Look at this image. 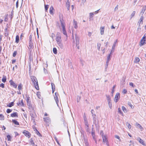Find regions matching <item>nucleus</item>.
Returning <instances> with one entry per match:
<instances>
[{
  "mask_svg": "<svg viewBox=\"0 0 146 146\" xmlns=\"http://www.w3.org/2000/svg\"><path fill=\"white\" fill-rule=\"evenodd\" d=\"M60 21L62 27V31L63 34L67 36V34L66 31L64 23L63 22V16L62 15L60 14L59 16Z\"/></svg>",
  "mask_w": 146,
  "mask_h": 146,
  "instance_id": "f257e3e1",
  "label": "nucleus"
},
{
  "mask_svg": "<svg viewBox=\"0 0 146 146\" xmlns=\"http://www.w3.org/2000/svg\"><path fill=\"white\" fill-rule=\"evenodd\" d=\"M31 79L32 83L35 86V88L37 90H38L39 87L36 78L34 76H31Z\"/></svg>",
  "mask_w": 146,
  "mask_h": 146,
  "instance_id": "f03ea898",
  "label": "nucleus"
},
{
  "mask_svg": "<svg viewBox=\"0 0 146 146\" xmlns=\"http://www.w3.org/2000/svg\"><path fill=\"white\" fill-rule=\"evenodd\" d=\"M146 40V33L145 34L143 37L142 39L141 40L139 43V45L140 46L143 45L145 42Z\"/></svg>",
  "mask_w": 146,
  "mask_h": 146,
  "instance_id": "7ed1b4c3",
  "label": "nucleus"
},
{
  "mask_svg": "<svg viewBox=\"0 0 146 146\" xmlns=\"http://www.w3.org/2000/svg\"><path fill=\"white\" fill-rule=\"evenodd\" d=\"M101 133L102 134V137L103 139V142H106V144L107 146H109L106 137L104 135V133L102 131H101Z\"/></svg>",
  "mask_w": 146,
  "mask_h": 146,
  "instance_id": "20e7f679",
  "label": "nucleus"
},
{
  "mask_svg": "<svg viewBox=\"0 0 146 146\" xmlns=\"http://www.w3.org/2000/svg\"><path fill=\"white\" fill-rule=\"evenodd\" d=\"M56 40L57 43L60 42H62L61 36L60 35V33H57L56 37Z\"/></svg>",
  "mask_w": 146,
  "mask_h": 146,
  "instance_id": "39448f33",
  "label": "nucleus"
},
{
  "mask_svg": "<svg viewBox=\"0 0 146 146\" xmlns=\"http://www.w3.org/2000/svg\"><path fill=\"white\" fill-rule=\"evenodd\" d=\"M75 39H76V46L77 47L78 49H79V37L77 36L76 35L75 36Z\"/></svg>",
  "mask_w": 146,
  "mask_h": 146,
  "instance_id": "423d86ee",
  "label": "nucleus"
},
{
  "mask_svg": "<svg viewBox=\"0 0 146 146\" xmlns=\"http://www.w3.org/2000/svg\"><path fill=\"white\" fill-rule=\"evenodd\" d=\"M58 94L57 93L55 92V95H54V99L56 104L58 105V103L59 102V100L58 98Z\"/></svg>",
  "mask_w": 146,
  "mask_h": 146,
  "instance_id": "0eeeda50",
  "label": "nucleus"
},
{
  "mask_svg": "<svg viewBox=\"0 0 146 146\" xmlns=\"http://www.w3.org/2000/svg\"><path fill=\"white\" fill-rule=\"evenodd\" d=\"M31 115L32 117V120L33 122H35V119L36 115L35 112H33L31 113Z\"/></svg>",
  "mask_w": 146,
  "mask_h": 146,
  "instance_id": "6e6552de",
  "label": "nucleus"
},
{
  "mask_svg": "<svg viewBox=\"0 0 146 146\" xmlns=\"http://www.w3.org/2000/svg\"><path fill=\"white\" fill-rule=\"evenodd\" d=\"M120 98V94L119 93H117L115 98V102H117Z\"/></svg>",
  "mask_w": 146,
  "mask_h": 146,
  "instance_id": "1a4fd4ad",
  "label": "nucleus"
},
{
  "mask_svg": "<svg viewBox=\"0 0 146 146\" xmlns=\"http://www.w3.org/2000/svg\"><path fill=\"white\" fill-rule=\"evenodd\" d=\"M23 133L27 137L29 138L31 136V134L28 131L25 130L23 131Z\"/></svg>",
  "mask_w": 146,
  "mask_h": 146,
  "instance_id": "9d476101",
  "label": "nucleus"
},
{
  "mask_svg": "<svg viewBox=\"0 0 146 146\" xmlns=\"http://www.w3.org/2000/svg\"><path fill=\"white\" fill-rule=\"evenodd\" d=\"M137 141H139V142L140 143L142 144L143 145H144V146L146 145V144L144 143V141L140 138L138 137L137 138Z\"/></svg>",
  "mask_w": 146,
  "mask_h": 146,
  "instance_id": "9b49d317",
  "label": "nucleus"
},
{
  "mask_svg": "<svg viewBox=\"0 0 146 146\" xmlns=\"http://www.w3.org/2000/svg\"><path fill=\"white\" fill-rule=\"evenodd\" d=\"M83 117L84 123L85 124V125H87V124L88 123L87 120L86 115L85 113H84V114Z\"/></svg>",
  "mask_w": 146,
  "mask_h": 146,
  "instance_id": "f8f14e48",
  "label": "nucleus"
},
{
  "mask_svg": "<svg viewBox=\"0 0 146 146\" xmlns=\"http://www.w3.org/2000/svg\"><path fill=\"white\" fill-rule=\"evenodd\" d=\"M11 85L13 86L14 88H17V85L12 80H11L9 81Z\"/></svg>",
  "mask_w": 146,
  "mask_h": 146,
  "instance_id": "ddd939ff",
  "label": "nucleus"
},
{
  "mask_svg": "<svg viewBox=\"0 0 146 146\" xmlns=\"http://www.w3.org/2000/svg\"><path fill=\"white\" fill-rule=\"evenodd\" d=\"M33 42L32 36L31 35H30L29 36V44H33Z\"/></svg>",
  "mask_w": 146,
  "mask_h": 146,
  "instance_id": "4468645a",
  "label": "nucleus"
},
{
  "mask_svg": "<svg viewBox=\"0 0 146 146\" xmlns=\"http://www.w3.org/2000/svg\"><path fill=\"white\" fill-rule=\"evenodd\" d=\"M57 44L59 46L61 49H63L64 48L63 45L62 43V42H60L57 43Z\"/></svg>",
  "mask_w": 146,
  "mask_h": 146,
  "instance_id": "2eb2a0df",
  "label": "nucleus"
},
{
  "mask_svg": "<svg viewBox=\"0 0 146 146\" xmlns=\"http://www.w3.org/2000/svg\"><path fill=\"white\" fill-rule=\"evenodd\" d=\"M44 121L46 123H49L50 122V120L49 117H46L43 118Z\"/></svg>",
  "mask_w": 146,
  "mask_h": 146,
  "instance_id": "dca6fc26",
  "label": "nucleus"
},
{
  "mask_svg": "<svg viewBox=\"0 0 146 146\" xmlns=\"http://www.w3.org/2000/svg\"><path fill=\"white\" fill-rule=\"evenodd\" d=\"M92 136L93 137V139L95 141L96 143L97 141L95 139V132L93 130V128H92Z\"/></svg>",
  "mask_w": 146,
  "mask_h": 146,
  "instance_id": "f3484780",
  "label": "nucleus"
},
{
  "mask_svg": "<svg viewBox=\"0 0 146 146\" xmlns=\"http://www.w3.org/2000/svg\"><path fill=\"white\" fill-rule=\"evenodd\" d=\"M17 104L18 106H24V105L23 100H22L21 101H19L18 103H17Z\"/></svg>",
  "mask_w": 146,
  "mask_h": 146,
  "instance_id": "a211bd4d",
  "label": "nucleus"
},
{
  "mask_svg": "<svg viewBox=\"0 0 146 146\" xmlns=\"http://www.w3.org/2000/svg\"><path fill=\"white\" fill-rule=\"evenodd\" d=\"M18 113L17 112H14L11 114V116L12 117H18Z\"/></svg>",
  "mask_w": 146,
  "mask_h": 146,
  "instance_id": "6ab92c4d",
  "label": "nucleus"
},
{
  "mask_svg": "<svg viewBox=\"0 0 146 146\" xmlns=\"http://www.w3.org/2000/svg\"><path fill=\"white\" fill-rule=\"evenodd\" d=\"M34 47V45L33 44H29L28 48L29 49V51H30V52H31L32 51V49H33V48Z\"/></svg>",
  "mask_w": 146,
  "mask_h": 146,
  "instance_id": "aec40b11",
  "label": "nucleus"
},
{
  "mask_svg": "<svg viewBox=\"0 0 146 146\" xmlns=\"http://www.w3.org/2000/svg\"><path fill=\"white\" fill-rule=\"evenodd\" d=\"M100 33L101 35H103L104 33V27H101Z\"/></svg>",
  "mask_w": 146,
  "mask_h": 146,
  "instance_id": "412c9836",
  "label": "nucleus"
},
{
  "mask_svg": "<svg viewBox=\"0 0 146 146\" xmlns=\"http://www.w3.org/2000/svg\"><path fill=\"white\" fill-rule=\"evenodd\" d=\"M34 140L33 139V138H31L30 139L29 141L30 143H31V145H32L33 146H34L35 145V143L34 142Z\"/></svg>",
  "mask_w": 146,
  "mask_h": 146,
  "instance_id": "4be33fe9",
  "label": "nucleus"
},
{
  "mask_svg": "<svg viewBox=\"0 0 146 146\" xmlns=\"http://www.w3.org/2000/svg\"><path fill=\"white\" fill-rule=\"evenodd\" d=\"M51 84L52 86V93H53L55 90L54 84L52 83H51Z\"/></svg>",
  "mask_w": 146,
  "mask_h": 146,
  "instance_id": "5701e85b",
  "label": "nucleus"
},
{
  "mask_svg": "<svg viewBox=\"0 0 146 146\" xmlns=\"http://www.w3.org/2000/svg\"><path fill=\"white\" fill-rule=\"evenodd\" d=\"M12 122L16 125H19V123L15 119L12 120Z\"/></svg>",
  "mask_w": 146,
  "mask_h": 146,
  "instance_id": "b1692460",
  "label": "nucleus"
},
{
  "mask_svg": "<svg viewBox=\"0 0 146 146\" xmlns=\"http://www.w3.org/2000/svg\"><path fill=\"white\" fill-rule=\"evenodd\" d=\"M19 36L18 35H17L16 36L15 38V42L17 43H18L19 42Z\"/></svg>",
  "mask_w": 146,
  "mask_h": 146,
  "instance_id": "393cba45",
  "label": "nucleus"
},
{
  "mask_svg": "<svg viewBox=\"0 0 146 146\" xmlns=\"http://www.w3.org/2000/svg\"><path fill=\"white\" fill-rule=\"evenodd\" d=\"M73 25L74 27V28L75 29H76L77 27V23L76 21H75L74 20L73 21Z\"/></svg>",
  "mask_w": 146,
  "mask_h": 146,
  "instance_id": "a878e982",
  "label": "nucleus"
},
{
  "mask_svg": "<svg viewBox=\"0 0 146 146\" xmlns=\"http://www.w3.org/2000/svg\"><path fill=\"white\" fill-rule=\"evenodd\" d=\"M2 81L5 83L6 81V76L5 75H3V78L2 79Z\"/></svg>",
  "mask_w": 146,
  "mask_h": 146,
  "instance_id": "bb28decb",
  "label": "nucleus"
},
{
  "mask_svg": "<svg viewBox=\"0 0 146 146\" xmlns=\"http://www.w3.org/2000/svg\"><path fill=\"white\" fill-rule=\"evenodd\" d=\"M53 9H54L52 6H51L50 7L49 9V12L51 14H53Z\"/></svg>",
  "mask_w": 146,
  "mask_h": 146,
  "instance_id": "cd10ccee",
  "label": "nucleus"
},
{
  "mask_svg": "<svg viewBox=\"0 0 146 146\" xmlns=\"http://www.w3.org/2000/svg\"><path fill=\"white\" fill-rule=\"evenodd\" d=\"M14 105V103L13 102H11L9 104H8L7 105V106L11 107L12 106H13Z\"/></svg>",
  "mask_w": 146,
  "mask_h": 146,
  "instance_id": "c85d7f7f",
  "label": "nucleus"
},
{
  "mask_svg": "<svg viewBox=\"0 0 146 146\" xmlns=\"http://www.w3.org/2000/svg\"><path fill=\"white\" fill-rule=\"evenodd\" d=\"M106 97L107 100L108 101V102H111V100L110 96L109 95H106Z\"/></svg>",
  "mask_w": 146,
  "mask_h": 146,
  "instance_id": "c756f323",
  "label": "nucleus"
},
{
  "mask_svg": "<svg viewBox=\"0 0 146 146\" xmlns=\"http://www.w3.org/2000/svg\"><path fill=\"white\" fill-rule=\"evenodd\" d=\"M86 125V131L87 132H89V133H90V129H89V126H88V123L87 124V125Z\"/></svg>",
  "mask_w": 146,
  "mask_h": 146,
  "instance_id": "7c9ffc66",
  "label": "nucleus"
},
{
  "mask_svg": "<svg viewBox=\"0 0 146 146\" xmlns=\"http://www.w3.org/2000/svg\"><path fill=\"white\" fill-rule=\"evenodd\" d=\"M140 59L138 57H136L134 60V62L135 63H137L139 62Z\"/></svg>",
  "mask_w": 146,
  "mask_h": 146,
  "instance_id": "2f4dec72",
  "label": "nucleus"
},
{
  "mask_svg": "<svg viewBox=\"0 0 146 146\" xmlns=\"http://www.w3.org/2000/svg\"><path fill=\"white\" fill-rule=\"evenodd\" d=\"M53 51L54 53L55 54H56L57 53V50L56 48H54L53 49Z\"/></svg>",
  "mask_w": 146,
  "mask_h": 146,
  "instance_id": "473e14b6",
  "label": "nucleus"
},
{
  "mask_svg": "<svg viewBox=\"0 0 146 146\" xmlns=\"http://www.w3.org/2000/svg\"><path fill=\"white\" fill-rule=\"evenodd\" d=\"M143 17L142 16L141 17L139 21H138V23L140 24V23L142 22V23H143Z\"/></svg>",
  "mask_w": 146,
  "mask_h": 146,
  "instance_id": "72a5a7b5",
  "label": "nucleus"
},
{
  "mask_svg": "<svg viewBox=\"0 0 146 146\" xmlns=\"http://www.w3.org/2000/svg\"><path fill=\"white\" fill-rule=\"evenodd\" d=\"M22 87H23L22 85L21 84H19L18 86V90H21L22 89Z\"/></svg>",
  "mask_w": 146,
  "mask_h": 146,
  "instance_id": "f704fd0d",
  "label": "nucleus"
},
{
  "mask_svg": "<svg viewBox=\"0 0 146 146\" xmlns=\"http://www.w3.org/2000/svg\"><path fill=\"white\" fill-rule=\"evenodd\" d=\"M108 104L109 106V107L111 109L112 108V104L111 102H108Z\"/></svg>",
  "mask_w": 146,
  "mask_h": 146,
  "instance_id": "c9c22d12",
  "label": "nucleus"
},
{
  "mask_svg": "<svg viewBox=\"0 0 146 146\" xmlns=\"http://www.w3.org/2000/svg\"><path fill=\"white\" fill-rule=\"evenodd\" d=\"M122 109L124 112H126L127 111V110L125 107L122 106Z\"/></svg>",
  "mask_w": 146,
  "mask_h": 146,
  "instance_id": "e433bc0d",
  "label": "nucleus"
},
{
  "mask_svg": "<svg viewBox=\"0 0 146 146\" xmlns=\"http://www.w3.org/2000/svg\"><path fill=\"white\" fill-rule=\"evenodd\" d=\"M136 125L137 127H139V128L140 129H143V127H142V126L139 124L138 123H136Z\"/></svg>",
  "mask_w": 146,
  "mask_h": 146,
  "instance_id": "4c0bfd02",
  "label": "nucleus"
},
{
  "mask_svg": "<svg viewBox=\"0 0 146 146\" xmlns=\"http://www.w3.org/2000/svg\"><path fill=\"white\" fill-rule=\"evenodd\" d=\"M118 112L120 114H121L122 115H123V114L122 111H121L120 108H118Z\"/></svg>",
  "mask_w": 146,
  "mask_h": 146,
  "instance_id": "58836bf2",
  "label": "nucleus"
},
{
  "mask_svg": "<svg viewBox=\"0 0 146 146\" xmlns=\"http://www.w3.org/2000/svg\"><path fill=\"white\" fill-rule=\"evenodd\" d=\"M146 7H143L142 10L141 11V13H142V14H143L146 10Z\"/></svg>",
  "mask_w": 146,
  "mask_h": 146,
  "instance_id": "ea45409f",
  "label": "nucleus"
},
{
  "mask_svg": "<svg viewBox=\"0 0 146 146\" xmlns=\"http://www.w3.org/2000/svg\"><path fill=\"white\" fill-rule=\"evenodd\" d=\"M4 117L2 114H0V120H3L4 119Z\"/></svg>",
  "mask_w": 146,
  "mask_h": 146,
  "instance_id": "a19ab883",
  "label": "nucleus"
},
{
  "mask_svg": "<svg viewBox=\"0 0 146 146\" xmlns=\"http://www.w3.org/2000/svg\"><path fill=\"white\" fill-rule=\"evenodd\" d=\"M26 100L27 102H30V98L27 95L26 96Z\"/></svg>",
  "mask_w": 146,
  "mask_h": 146,
  "instance_id": "79ce46f5",
  "label": "nucleus"
},
{
  "mask_svg": "<svg viewBox=\"0 0 146 146\" xmlns=\"http://www.w3.org/2000/svg\"><path fill=\"white\" fill-rule=\"evenodd\" d=\"M128 105L130 106L131 107V108L132 109H133L134 108V106L132 105L130 102H128Z\"/></svg>",
  "mask_w": 146,
  "mask_h": 146,
  "instance_id": "37998d69",
  "label": "nucleus"
},
{
  "mask_svg": "<svg viewBox=\"0 0 146 146\" xmlns=\"http://www.w3.org/2000/svg\"><path fill=\"white\" fill-rule=\"evenodd\" d=\"M135 11H133L131 15V19L133 17L135 14Z\"/></svg>",
  "mask_w": 146,
  "mask_h": 146,
  "instance_id": "c03bdc74",
  "label": "nucleus"
},
{
  "mask_svg": "<svg viewBox=\"0 0 146 146\" xmlns=\"http://www.w3.org/2000/svg\"><path fill=\"white\" fill-rule=\"evenodd\" d=\"M7 137L8 139V141H11V136L9 135H7Z\"/></svg>",
  "mask_w": 146,
  "mask_h": 146,
  "instance_id": "a18cd8bd",
  "label": "nucleus"
},
{
  "mask_svg": "<svg viewBox=\"0 0 146 146\" xmlns=\"http://www.w3.org/2000/svg\"><path fill=\"white\" fill-rule=\"evenodd\" d=\"M49 5H44L45 9L46 11L48 8Z\"/></svg>",
  "mask_w": 146,
  "mask_h": 146,
  "instance_id": "49530a36",
  "label": "nucleus"
},
{
  "mask_svg": "<svg viewBox=\"0 0 146 146\" xmlns=\"http://www.w3.org/2000/svg\"><path fill=\"white\" fill-rule=\"evenodd\" d=\"M12 111V110L8 109L7 110L6 112L7 113H9L11 112Z\"/></svg>",
  "mask_w": 146,
  "mask_h": 146,
  "instance_id": "de8ad7c7",
  "label": "nucleus"
},
{
  "mask_svg": "<svg viewBox=\"0 0 146 146\" xmlns=\"http://www.w3.org/2000/svg\"><path fill=\"white\" fill-rule=\"evenodd\" d=\"M101 46V44L100 43H98L97 44V47H98V49L99 51L100 49V47Z\"/></svg>",
  "mask_w": 146,
  "mask_h": 146,
  "instance_id": "09e8293b",
  "label": "nucleus"
},
{
  "mask_svg": "<svg viewBox=\"0 0 146 146\" xmlns=\"http://www.w3.org/2000/svg\"><path fill=\"white\" fill-rule=\"evenodd\" d=\"M94 15V13H90V19L92 18V17H93Z\"/></svg>",
  "mask_w": 146,
  "mask_h": 146,
  "instance_id": "8fccbe9b",
  "label": "nucleus"
},
{
  "mask_svg": "<svg viewBox=\"0 0 146 146\" xmlns=\"http://www.w3.org/2000/svg\"><path fill=\"white\" fill-rule=\"evenodd\" d=\"M81 98V97L80 96H78L77 98V102H79L80 101Z\"/></svg>",
  "mask_w": 146,
  "mask_h": 146,
  "instance_id": "3c124183",
  "label": "nucleus"
},
{
  "mask_svg": "<svg viewBox=\"0 0 146 146\" xmlns=\"http://www.w3.org/2000/svg\"><path fill=\"white\" fill-rule=\"evenodd\" d=\"M67 6H70V3L68 0L66 3V7Z\"/></svg>",
  "mask_w": 146,
  "mask_h": 146,
  "instance_id": "603ef678",
  "label": "nucleus"
},
{
  "mask_svg": "<svg viewBox=\"0 0 146 146\" xmlns=\"http://www.w3.org/2000/svg\"><path fill=\"white\" fill-rule=\"evenodd\" d=\"M27 105L28 106H29V108H32V106L30 105V102H27Z\"/></svg>",
  "mask_w": 146,
  "mask_h": 146,
  "instance_id": "864d4df0",
  "label": "nucleus"
},
{
  "mask_svg": "<svg viewBox=\"0 0 146 146\" xmlns=\"http://www.w3.org/2000/svg\"><path fill=\"white\" fill-rule=\"evenodd\" d=\"M17 54V51H15L13 54V56L14 57H15L16 55Z\"/></svg>",
  "mask_w": 146,
  "mask_h": 146,
  "instance_id": "5fc2aeb1",
  "label": "nucleus"
},
{
  "mask_svg": "<svg viewBox=\"0 0 146 146\" xmlns=\"http://www.w3.org/2000/svg\"><path fill=\"white\" fill-rule=\"evenodd\" d=\"M127 125L129 129H130L131 127V125L129 123H127Z\"/></svg>",
  "mask_w": 146,
  "mask_h": 146,
  "instance_id": "6e6d98bb",
  "label": "nucleus"
},
{
  "mask_svg": "<svg viewBox=\"0 0 146 146\" xmlns=\"http://www.w3.org/2000/svg\"><path fill=\"white\" fill-rule=\"evenodd\" d=\"M127 92V90L126 89H124L122 91V93L124 94H126Z\"/></svg>",
  "mask_w": 146,
  "mask_h": 146,
  "instance_id": "4d7b16f0",
  "label": "nucleus"
},
{
  "mask_svg": "<svg viewBox=\"0 0 146 146\" xmlns=\"http://www.w3.org/2000/svg\"><path fill=\"white\" fill-rule=\"evenodd\" d=\"M36 133L38 135H39L40 136L41 135V134L39 132V131L37 130V129H36Z\"/></svg>",
  "mask_w": 146,
  "mask_h": 146,
  "instance_id": "13d9d810",
  "label": "nucleus"
},
{
  "mask_svg": "<svg viewBox=\"0 0 146 146\" xmlns=\"http://www.w3.org/2000/svg\"><path fill=\"white\" fill-rule=\"evenodd\" d=\"M118 5H117L116 6V7H115V8H114V11H116V10H117L118 9Z\"/></svg>",
  "mask_w": 146,
  "mask_h": 146,
  "instance_id": "bf43d9fd",
  "label": "nucleus"
},
{
  "mask_svg": "<svg viewBox=\"0 0 146 146\" xmlns=\"http://www.w3.org/2000/svg\"><path fill=\"white\" fill-rule=\"evenodd\" d=\"M0 87H2V88H4V85L3 83H1L0 84Z\"/></svg>",
  "mask_w": 146,
  "mask_h": 146,
  "instance_id": "052dcab7",
  "label": "nucleus"
},
{
  "mask_svg": "<svg viewBox=\"0 0 146 146\" xmlns=\"http://www.w3.org/2000/svg\"><path fill=\"white\" fill-rule=\"evenodd\" d=\"M129 84L130 86H132L133 87H134L135 86L133 85V83L132 82H130Z\"/></svg>",
  "mask_w": 146,
  "mask_h": 146,
  "instance_id": "680f3d73",
  "label": "nucleus"
},
{
  "mask_svg": "<svg viewBox=\"0 0 146 146\" xmlns=\"http://www.w3.org/2000/svg\"><path fill=\"white\" fill-rule=\"evenodd\" d=\"M110 57V56H108L107 57V61L109 62V60L111 59Z\"/></svg>",
  "mask_w": 146,
  "mask_h": 146,
  "instance_id": "e2e57ef3",
  "label": "nucleus"
},
{
  "mask_svg": "<svg viewBox=\"0 0 146 146\" xmlns=\"http://www.w3.org/2000/svg\"><path fill=\"white\" fill-rule=\"evenodd\" d=\"M68 66L71 68H73V66L72 65L71 63H69V64H68Z\"/></svg>",
  "mask_w": 146,
  "mask_h": 146,
  "instance_id": "0e129e2a",
  "label": "nucleus"
},
{
  "mask_svg": "<svg viewBox=\"0 0 146 146\" xmlns=\"http://www.w3.org/2000/svg\"><path fill=\"white\" fill-rule=\"evenodd\" d=\"M109 62L106 61V68H107V67H108V65Z\"/></svg>",
  "mask_w": 146,
  "mask_h": 146,
  "instance_id": "69168bd1",
  "label": "nucleus"
},
{
  "mask_svg": "<svg viewBox=\"0 0 146 146\" xmlns=\"http://www.w3.org/2000/svg\"><path fill=\"white\" fill-rule=\"evenodd\" d=\"M18 5H19V2H18V0L17 1L16 3V7L17 8H18Z\"/></svg>",
  "mask_w": 146,
  "mask_h": 146,
  "instance_id": "338daca9",
  "label": "nucleus"
},
{
  "mask_svg": "<svg viewBox=\"0 0 146 146\" xmlns=\"http://www.w3.org/2000/svg\"><path fill=\"white\" fill-rule=\"evenodd\" d=\"M115 43L114 42V43L112 46V48L113 49V48H115Z\"/></svg>",
  "mask_w": 146,
  "mask_h": 146,
  "instance_id": "774afa93",
  "label": "nucleus"
}]
</instances>
